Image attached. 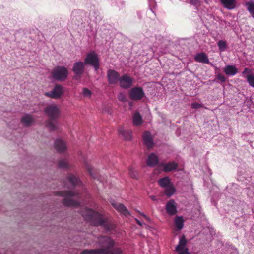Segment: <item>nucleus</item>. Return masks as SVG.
Wrapping results in <instances>:
<instances>
[{
  "label": "nucleus",
  "mask_w": 254,
  "mask_h": 254,
  "mask_svg": "<svg viewBox=\"0 0 254 254\" xmlns=\"http://www.w3.org/2000/svg\"><path fill=\"white\" fill-rule=\"evenodd\" d=\"M111 204L112 206L122 215L125 216H127L130 215L129 212L128 211L126 206L123 204L118 203L115 202L114 200L111 202Z\"/></svg>",
  "instance_id": "13"
},
{
  "label": "nucleus",
  "mask_w": 254,
  "mask_h": 254,
  "mask_svg": "<svg viewBox=\"0 0 254 254\" xmlns=\"http://www.w3.org/2000/svg\"><path fill=\"white\" fill-rule=\"evenodd\" d=\"M86 64H89L92 66L95 71H97L100 66L99 59L98 55L95 51H92L87 54L84 60Z\"/></svg>",
  "instance_id": "6"
},
{
  "label": "nucleus",
  "mask_w": 254,
  "mask_h": 254,
  "mask_svg": "<svg viewBox=\"0 0 254 254\" xmlns=\"http://www.w3.org/2000/svg\"><path fill=\"white\" fill-rule=\"evenodd\" d=\"M107 77L108 83L110 85H115L119 82L120 75L116 70L114 69H109L107 71Z\"/></svg>",
  "instance_id": "10"
},
{
  "label": "nucleus",
  "mask_w": 254,
  "mask_h": 254,
  "mask_svg": "<svg viewBox=\"0 0 254 254\" xmlns=\"http://www.w3.org/2000/svg\"><path fill=\"white\" fill-rule=\"evenodd\" d=\"M159 185L163 188H166L168 186L170 185V179L168 177H165L160 179L158 181Z\"/></svg>",
  "instance_id": "29"
},
{
  "label": "nucleus",
  "mask_w": 254,
  "mask_h": 254,
  "mask_svg": "<svg viewBox=\"0 0 254 254\" xmlns=\"http://www.w3.org/2000/svg\"><path fill=\"white\" fill-rule=\"evenodd\" d=\"M158 157L154 153L150 154L147 159V165L149 167H154L158 163Z\"/></svg>",
  "instance_id": "18"
},
{
  "label": "nucleus",
  "mask_w": 254,
  "mask_h": 254,
  "mask_svg": "<svg viewBox=\"0 0 254 254\" xmlns=\"http://www.w3.org/2000/svg\"><path fill=\"white\" fill-rule=\"evenodd\" d=\"M63 92V89L62 86L57 84L55 86L51 91L46 93L45 95L52 98L58 99L61 97Z\"/></svg>",
  "instance_id": "11"
},
{
  "label": "nucleus",
  "mask_w": 254,
  "mask_h": 254,
  "mask_svg": "<svg viewBox=\"0 0 254 254\" xmlns=\"http://www.w3.org/2000/svg\"><path fill=\"white\" fill-rule=\"evenodd\" d=\"M144 96L145 93L141 87H133L129 91V97L132 100H140Z\"/></svg>",
  "instance_id": "7"
},
{
  "label": "nucleus",
  "mask_w": 254,
  "mask_h": 254,
  "mask_svg": "<svg viewBox=\"0 0 254 254\" xmlns=\"http://www.w3.org/2000/svg\"><path fill=\"white\" fill-rule=\"evenodd\" d=\"M58 167L60 168H66L68 167V164L65 160H61L58 164Z\"/></svg>",
  "instance_id": "34"
},
{
  "label": "nucleus",
  "mask_w": 254,
  "mask_h": 254,
  "mask_svg": "<svg viewBox=\"0 0 254 254\" xmlns=\"http://www.w3.org/2000/svg\"><path fill=\"white\" fill-rule=\"evenodd\" d=\"M194 60L196 62L209 64V60L207 55L204 53H199L197 54L194 57Z\"/></svg>",
  "instance_id": "17"
},
{
  "label": "nucleus",
  "mask_w": 254,
  "mask_h": 254,
  "mask_svg": "<svg viewBox=\"0 0 254 254\" xmlns=\"http://www.w3.org/2000/svg\"><path fill=\"white\" fill-rule=\"evenodd\" d=\"M78 14V11L77 10H74L72 12L71 16L73 17L76 16V15Z\"/></svg>",
  "instance_id": "43"
},
{
  "label": "nucleus",
  "mask_w": 254,
  "mask_h": 254,
  "mask_svg": "<svg viewBox=\"0 0 254 254\" xmlns=\"http://www.w3.org/2000/svg\"><path fill=\"white\" fill-rule=\"evenodd\" d=\"M44 112L48 117L46 121V126L50 131H54L57 128V119L60 115V110L55 104L47 106Z\"/></svg>",
  "instance_id": "2"
},
{
  "label": "nucleus",
  "mask_w": 254,
  "mask_h": 254,
  "mask_svg": "<svg viewBox=\"0 0 254 254\" xmlns=\"http://www.w3.org/2000/svg\"><path fill=\"white\" fill-rule=\"evenodd\" d=\"M247 73H248V74H253L252 70L249 68H247V67L245 68L244 70L242 72V74L245 75Z\"/></svg>",
  "instance_id": "40"
},
{
  "label": "nucleus",
  "mask_w": 254,
  "mask_h": 254,
  "mask_svg": "<svg viewBox=\"0 0 254 254\" xmlns=\"http://www.w3.org/2000/svg\"><path fill=\"white\" fill-rule=\"evenodd\" d=\"M81 215L86 221L89 222L92 225L102 226L108 230L112 229L111 225L108 222L107 219L104 218L102 214L92 209L86 208L81 212Z\"/></svg>",
  "instance_id": "1"
},
{
  "label": "nucleus",
  "mask_w": 254,
  "mask_h": 254,
  "mask_svg": "<svg viewBox=\"0 0 254 254\" xmlns=\"http://www.w3.org/2000/svg\"><path fill=\"white\" fill-rule=\"evenodd\" d=\"M54 146L55 149L60 153L64 152L67 148L65 142L59 139L55 141Z\"/></svg>",
  "instance_id": "16"
},
{
  "label": "nucleus",
  "mask_w": 254,
  "mask_h": 254,
  "mask_svg": "<svg viewBox=\"0 0 254 254\" xmlns=\"http://www.w3.org/2000/svg\"><path fill=\"white\" fill-rule=\"evenodd\" d=\"M216 78L221 82H225L226 80V78L221 73L217 74L216 75Z\"/></svg>",
  "instance_id": "37"
},
{
  "label": "nucleus",
  "mask_w": 254,
  "mask_h": 254,
  "mask_svg": "<svg viewBox=\"0 0 254 254\" xmlns=\"http://www.w3.org/2000/svg\"><path fill=\"white\" fill-rule=\"evenodd\" d=\"M165 210L169 216H173L177 213V206L174 200L171 199L166 203Z\"/></svg>",
  "instance_id": "12"
},
{
  "label": "nucleus",
  "mask_w": 254,
  "mask_h": 254,
  "mask_svg": "<svg viewBox=\"0 0 254 254\" xmlns=\"http://www.w3.org/2000/svg\"><path fill=\"white\" fill-rule=\"evenodd\" d=\"M85 167L90 176L94 179H97L98 175L94 168H93L90 164L85 163Z\"/></svg>",
  "instance_id": "27"
},
{
  "label": "nucleus",
  "mask_w": 254,
  "mask_h": 254,
  "mask_svg": "<svg viewBox=\"0 0 254 254\" xmlns=\"http://www.w3.org/2000/svg\"><path fill=\"white\" fill-rule=\"evenodd\" d=\"M68 71L64 66H57L54 67L51 72L52 78L57 81H64L68 77Z\"/></svg>",
  "instance_id": "4"
},
{
  "label": "nucleus",
  "mask_w": 254,
  "mask_h": 254,
  "mask_svg": "<svg viewBox=\"0 0 254 254\" xmlns=\"http://www.w3.org/2000/svg\"><path fill=\"white\" fill-rule=\"evenodd\" d=\"M107 252L105 249H85L81 254H107Z\"/></svg>",
  "instance_id": "15"
},
{
  "label": "nucleus",
  "mask_w": 254,
  "mask_h": 254,
  "mask_svg": "<svg viewBox=\"0 0 254 254\" xmlns=\"http://www.w3.org/2000/svg\"><path fill=\"white\" fill-rule=\"evenodd\" d=\"M98 244L101 247H106L101 249L107 250V254H121L122 250L119 248H113L115 241L110 237L100 236L98 240Z\"/></svg>",
  "instance_id": "3"
},
{
  "label": "nucleus",
  "mask_w": 254,
  "mask_h": 254,
  "mask_svg": "<svg viewBox=\"0 0 254 254\" xmlns=\"http://www.w3.org/2000/svg\"><path fill=\"white\" fill-rule=\"evenodd\" d=\"M199 0H189V2L192 5L197 6L199 4Z\"/></svg>",
  "instance_id": "41"
},
{
  "label": "nucleus",
  "mask_w": 254,
  "mask_h": 254,
  "mask_svg": "<svg viewBox=\"0 0 254 254\" xmlns=\"http://www.w3.org/2000/svg\"><path fill=\"white\" fill-rule=\"evenodd\" d=\"M175 225L178 230H181L184 227V220L181 216H177L174 220Z\"/></svg>",
  "instance_id": "26"
},
{
  "label": "nucleus",
  "mask_w": 254,
  "mask_h": 254,
  "mask_svg": "<svg viewBox=\"0 0 254 254\" xmlns=\"http://www.w3.org/2000/svg\"><path fill=\"white\" fill-rule=\"evenodd\" d=\"M119 83L122 88L127 89L132 86L133 78L127 74H125L120 77Z\"/></svg>",
  "instance_id": "8"
},
{
  "label": "nucleus",
  "mask_w": 254,
  "mask_h": 254,
  "mask_svg": "<svg viewBox=\"0 0 254 254\" xmlns=\"http://www.w3.org/2000/svg\"><path fill=\"white\" fill-rule=\"evenodd\" d=\"M85 63L81 61L76 62L74 64L72 71L77 78L81 77L85 71Z\"/></svg>",
  "instance_id": "9"
},
{
  "label": "nucleus",
  "mask_w": 254,
  "mask_h": 254,
  "mask_svg": "<svg viewBox=\"0 0 254 254\" xmlns=\"http://www.w3.org/2000/svg\"><path fill=\"white\" fill-rule=\"evenodd\" d=\"M178 165L174 162H169L164 165L163 171L165 172H170L177 168Z\"/></svg>",
  "instance_id": "24"
},
{
  "label": "nucleus",
  "mask_w": 254,
  "mask_h": 254,
  "mask_svg": "<svg viewBox=\"0 0 254 254\" xmlns=\"http://www.w3.org/2000/svg\"><path fill=\"white\" fill-rule=\"evenodd\" d=\"M164 193L168 197H171L175 192V189L172 185H169L165 188Z\"/></svg>",
  "instance_id": "30"
},
{
  "label": "nucleus",
  "mask_w": 254,
  "mask_h": 254,
  "mask_svg": "<svg viewBox=\"0 0 254 254\" xmlns=\"http://www.w3.org/2000/svg\"><path fill=\"white\" fill-rule=\"evenodd\" d=\"M129 174L131 178L135 179H138L137 172L132 168H130L129 169Z\"/></svg>",
  "instance_id": "35"
},
{
  "label": "nucleus",
  "mask_w": 254,
  "mask_h": 254,
  "mask_svg": "<svg viewBox=\"0 0 254 254\" xmlns=\"http://www.w3.org/2000/svg\"><path fill=\"white\" fill-rule=\"evenodd\" d=\"M224 72L228 76H234L238 72V69L235 65H228L224 68Z\"/></svg>",
  "instance_id": "20"
},
{
  "label": "nucleus",
  "mask_w": 254,
  "mask_h": 254,
  "mask_svg": "<svg viewBox=\"0 0 254 254\" xmlns=\"http://www.w3.org/2000/svg\"><path fill=\"white\" fill-rule=\"evenodd\" d=\"M178 252L179 253L178 254H189V252L188 248H185L183 251Z\"/></svg>",
  "instance_id": "42"
},
{
  "label": "nucleus",
  "mask_w": 254,
  "mask_h": 254,
  "mask_svg": "<svg viewBox=\"0 0 254 254\" xmlns=\"http://www.w3.org/2000/svg\"><path fill=\"white\" fill-rule=\"evenodd\" d=\"M135 221H136V223L138 225H139V226H142V223L138 219L135 218Z\"/></svg>",
  "instance_id": "45"
},
{
  "label": "nucleus",
  "mask_w": 254,
  "mask_h": 254,
  "mask_svg": "<svg viewBox=\"0 0 254 254\" xmlns=\"http://www.w3.org/2000/svg\"><path fill=\"white\" fill-rule=\"evenodd\" d=\"M149 197L153 201H156L157 200L156 197L154 195H151L149 196Z\"/></svg>",
  "instance_id": "44"
},
{
  "label": "nucleus",
  "mask_w": 254,
  "mask_h": 254,
  "mask_svg": "<svg viewBox=\"0 0 254 254\" xmlns=\"http://www.w3.org/2000/svg\"><path fill=\"white\" fill-rule=\"evenodd\" d=\"M21 122L25 126L28 127L34 122V119L30 115L26 114L21 117Z\"/></svg>",
  "instance_id": "21"
},
{
  "label": "nucleus",
  "mask_w": 254,
  "mask_h": 254,
  "mask_svg": "<svg viewBox=\"0 0 254 254\" xmlns=\"http://www.w3.org/2000/svg\"><path fill=\"white\" fill-rule=\"evenodd\" d=\"M139 213H140V214L141 215L143 216L144 218H147V217L146 216V215H145L144 213H140V212Z\"/></svg>",
  "instance_id": "46"
},
{
  "label": "nucleus",
  "mask_w": 254,
  "mask_h": 254,
  "mask_svg": "<svg viewBox=\"0 0 254 254\" xmlns=\"http://www.w3.org/2000/svg\"><path fill=\"white\" fill-rule=\"evenodd\" d=\"M217 45L220 51H224L227 47L226 42L224 40H220L218 42Z\"/></svg>",
  "instance_id": "33"
},
{
  "label": "nucleus",
  "mask_w": 254,
  "mask_h": 254,
  "mask_svg": "<svg viewBox=\"0 0 254 254\" xmlns=\"http://www.w3.org/2000/svg\"><path fill=\"white\" fill-rule=\"evenodd\" d=\"M67 179L72 187H75L76 186L81 184L80 179L72 174H70L68 175Z\"/></svg>",
  "instance_id": "19"
},
{
  "label": "nucleus",
  "mask_w": 254,
  "mask_h": 254,
  "mask_svg": "<svg viewBox=\"0 0 254 254\" xmlns=\"http://www.w3.org/2000/svg\"><path fill=\"white\" fill-rule=\"evenodd\" d=\"M247 10L254 19V2L250 1L246 3Z\"/></svg>",
  "instance_id": "31"
},
{
  "label": "nucleus",
  "mask_w": 254,
  "mask_h": 254,
  "mask_svg": "<svg viewBox=\"0 0 254 254\" xmlns=\"http://www.w3.org/2000/svg\"><path fill=\"white\" fill-rule=\"evenodd\" d=\"M118 98L119 101L123 102H126L127 101V99L126 95L125 94V93L123 92H120L118 96Z\"/></svg>",
  "instance_id": "36"
},
{
  "label": "nucleus",
  "mask_w": 254,
  "mask_h": 254,
  "mask_svg": "<svg viewBox=\"0 0 254 254\" xmlns=\"http://www.w3.org/2000/svg\"><path fill=\"white\" fill-rule=\"evenodd\" d=\"M142 139L144 144L147 148H149L152 147L154 142L150 132L148 131H145L142 135Z\"/></svg>",
  "instance_id": "14"
},
{
  "label": "nucleus",
  "mask_w": 254,
  "mask_h": 254,
  "mask_svg": "<svg viewBox=\"0 0 254 254\" xmlns=\"http://www.w3.org/2000/svg\"><path fill=\"white\" fill-rule=\"evenodd\" d=\"M246 80L250 86L254 88V75L249 74L246 76Z\"/></svg>",
  "instance_id": "32"
},
{
  "label": "nucleus",
  "mask_w": 254,
  "mask_h": 254,
  "mask_svg": "<svg viewBox=\"0 0 254 254\" xmlns=\"http://www.w3.org/2000/svg\"><path fill=\"white\" fill-rule=\"evenodd\" d=\"M58 193L61 196L64 197L63 200V203L64 206L77 207L79 205V203L78 201L71 199L72 197L78 195V193L70 190L62 191L59 192Z\"/></svg>",
  "instance_id": "5"
},
{
  "label": "nucleus",
  "mask_w": 254,
  "mask_h": 254,
  "mask_svg": "<svg viewBox=\"0 0 254 254\" xmlns=\"http://www.w3.org/2000/svg\"><path fill=\"white\" fill-rule=\"evenodd\" d=\"M142 122V118L138 112H136L133 117V123L135 125H139Z\"/></svg>",
  "instance_id": "28"
},
{
  "label": "nucleus",
  "mask_w": 254,
  "mask_h": 254,
  "mask_svg": "<svg viewBox=\"0 0 254 254\" xmlns=\"http://www.w3.org/2000/svg\"><path fill=\"white\" fill-rule=\"evenodd\" d=\"M187 244V240L184 236H182L179 240V244L176 246L175 251L176 252L182 251L186 247Z\"/></svg>",
  "instance_id": "22"
},
{
  "label": "nucleus",
  "mask_w": 254,
  "mask_h": 254,
  "mask_svg": "<svg viewBox=\"0 0 254 254\" xmlns=\"http://www.w3.org/2000/svg\"><path fill=\"white\" fill-rule=\"evenodd\" d=\"M119 132L125 140H129L131 138V132L129 130H124L123 128H120L119 130Z\"/></svg>",
  "instance_id": "25"
},
{
  "label": "nucleus",
  "mask_w": 254,
  "mask_h": 254,
  "mask_svg": "<svg viewBox=\"0 0 254 254\" xmlns=\"http://www.w3.org/2000/svg\"><path fill=\"white\" fill-rule=\"evenodd\" d=\"M92 92L88 89L85 88L83 90V95L85 97H90L91 95Z\"/></svg>",
  "instance_id": "38"
},
{
  "label": "nucleus",
  "mask_w": 254,
  "mask_h": 254,
  "mask_svg": "<svg viewBox=\"0 0 254 254\" xmlns=\"http://www.w3.org/2000/svg\"><path fill=\"white\" fill-rule=\"evenodd\" d=\"M224 7L228 9L232 10L236 7V0H220Z\"/></svg>",
  "instance_id": "23"
},
{
  "label": "nucleus",
  "mask_w": 254,
  "mask_h": 254,
  "mask_svg": "<svg viewBox=\"0 0 254 254\" xmlns=\"http://www.w3.org/2000/svg\"><path fill=\"white\" fill-rule=\"evenodd\" d=\"M191 107L193 109H198L200 107H202V106L201 104L198 103H197V102H194V103H192L191 105Z\"/></svg>",
  "instance_id": "39"
}]
</instances>
